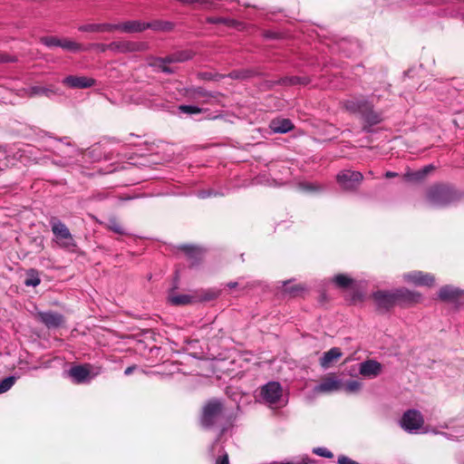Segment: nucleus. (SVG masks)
I'll use <instances>...</instances> for the list:
<instances>
[{
  "instance_id": "obj_1",
  "label": "nucleus",
  "mask_w": 464,
  "mask_h": 464,
  "mask_svg": "<svg viewBox=\"0 0 464 464\" xmlns=\"http://www.w3.org/2000/svg\"><path fill=\"white\" fill-rule=\"evenodd\" d=\"M346 111L360 113L362 119L370 125H375L382 121L381 113L372 110V105L362 97H353L343 102Z\"/></svg>"
},
{
  "instance_id": "obj_2",
  "label": "nucleus",
  "mask_w": 464,
  "mask_h": 464,
  "mask_svg": "<svg viewBox=\"0 0 464 464\" xmlns=\"http://www.w3.org/2000/svg\"><path fill=\"white\" fill-rule=\"evenodd\" d=\"M225 417V409L218 400H211L206 403L202 410L201 425L211 428L219 423Z\"/></svg>"
},
{
  "instance_id": "obj_3",
  "label": "nucleus",
  "mask_w": 464,
  "mask_h": 464,
  "mask_svg": "<svg viewBox=\"0 0 464 464\" xmlns=\"http://www.w3.org/2000/svg\"><path fill=\"white\" fill-rule=\"evenodd\" d=\"M456 198L455 192L444 185L431 187L427 192V200L431 207H445L453 202Z\"/></svg>"
},
{
  "instance_id": "obj_4",
  "label": "nucleus",
  "mask_w": 464,
  "mask_h": 464,
  "mask_svg": "<svg viewBox=\"0 0 464 464\" xmlns=\"http://www.w3.org/2000/svg\"><path fill=\"white\" fill-rule=\"evenodd\" d=\"M50 223L58 246L66 250L73 251L76 244L65 224L56 218L52 219Z\"/></svg>"
},
{
  "instance_id": "obj_5",
  "label": "nucleus",
  "mask_w": 464,
  "mask_h": 464,
  "mask_svg": "<svg viewBox=\"0 0 464 464\" xmlns=\"http://www.w3.org/2000/svg\"><path fill=\"white\" fill-rule=\"evenodd\" d=\"M111 52L114 53H130L145 52L149 44L145 42L114 41L110 43Z\"/></svg>"
},
{
  "instance_id": "obj_6",
  "label": "nucleus",
  "mask_w": 464,
  "mask_h": 464,
  "mask_svg": "<svg viewBox=\"0 0 464 464\" xmlns=\"http://www.w3.org/2000/svg\"><path fill=\"white\" fill-rule=\"evenodd\" d=\"M260 399L270 406L277 403L282 397V387L277 382H270L261 387Z\"/></svg>"
},
{
  "instance_id": "obj_7",
  "label": "nucleus",
  "mask_w": 464,
  "mask_h": 464,
  "mask_svg": "<svg viewBox=\"0 0 464 464\" xmlns=\"http://www.w3.org/2000/svg\"><path fill=\"white\" fill-rule=\"evenodd\" d=\"M363 176L359 171L343 170L336 176L338 184L344 190H353L357 188L362 180Z\"/></svg>"
},
{
  "instance_id": "obj_8",
  "label": "nucleus",
  "mask_w": 464,
  "mask_h": 464,
  "mask_svg": "<svg viewBox=\"0 0 464 464\" xmlns=\"http://www.w3.org/2000/svg\"><path fill=\"white\" fill-rule=\"evenodd\" d=\"M439 298L456 306H460L464 304V290L452 285H444L439 291Z\"/></svg>"
},
{
  "instance_id": "obj_9",
  "label": "nucleus",
  "mask_w": 464,
  "mask_h": 464,
  "mask_svg": "<svg viewBox=\"0 0 464 464\" xmlns=\"http://www.w3.org/2000/svg\"><path fill=\"white\" fill-rule=\"evenodd\" d=\"M401 423L406 431L415 433L422 427L423 418L420 411L410 410L403 414Z\"/></svg>"
},
{
  "instance_id": "obj_10",
  "label": "nucleus",
  "mask_w": 464,
  "mask_h": 464,
  "mask_svg": "<svg viewBox=\"0 0 464 464\" xmlns=\"http://www.w3.org/2000/svg\"><path fill=\"white\" fill-rule=\"evenodd\" d=\"M92 368L90 364L75 365L69 370L68 375L75 383H85L99 373V372L92 373Z\"/></svg>"
},
{
  "instance_id": "obj_11",
  "label": "nucleus",
  "mask_w": 464,
  "mask_h": 464,
  "mask_svg": "<svg viewBox=\"0 0 464 464\" xmlns=\"http://www.w3.org/2000/svg\"><path fill=\"white\" fill-rule=\"evenodd\" d=\"M403 279L414 285L418 286H430L434 284L435 278L429 273L421 271H411L403 275Z\"/></svg>"
},
{
  "instance_id": "obj_12",
  "label": "nucleus",
  "mask_w": 464,
  "mask_h": 464,
  "mask_svg": "<svg viewBox=\"0 0 464 464\" xmlns=\"http://www.w3.org/2000/svg\"><path fill=\"white\" fill-rule=\"evenodd\" d=\"M343 388L342 381L334 374L324 378L322 382L314 388L315 393H331L338 392Z\"/></svg>"
},
{
  "instance_id": "obj_13",
  "label": "nucleus",
  "mask_w": 464,
  "mask_h": 464,
  "mask_svg": "<svg viewBox=\"0 0 464 464\" xmlns=\"http://www.w3.org/2000/svg\"><path fill=\"white\" fill-rule=\"evenodd\" d=\"M372 297L380 309L388 310L397 303L396 292L376 291Z\"/></svg>"
},
{
  "instance_id": "obj_14",
  "label": "nucleus",
  "mask_w": 464,
  "mask_h": 464,
  "mask_svg": "<svg viewBox=\"0 0 464 464\" xmlns=\"http://www.w3.org/2000/svg\"><path fill=\"white\" fill-rule=\"evenodd\" d=\"M62 82L69 88L87 89L95 84V80L87 76L69 75Z\"/></svg>"
},
{
  "instance_id": "obj_15",
  "label": "nucleus",
  "mask_w": 464,
  "mask_h": 464,
  "mask_svg": "<svg viewBox=\"0 0 464 464\" xmlns=\"http://www.w3.org/2000/svg\"><path fill=\"white\" fill-rule=\"evenodd\" d=\"M382 365L375 360H366L360 363L359 372L365 378L373 379L381 374Z\"/></svg>"
},
{
  "instance_id": "obj_16",
  "label": "nucleus",
  "mask_w": 464,
  "mask_h": 464,
  "mask_svg": "<svg viewBox=\"0 0 464 464\" xmlns=\"http://www.w3.org/2000/svg\"><path fill=\"white\" fill-rule=\"evenodd\" d=\"M37 317L48 328H57L64 322L63 316L54 312H38Z\"/></svg>"
},
{
  "instance_id": "obj_17",
  "label": "nucleus",
  "mask_w": 464,
  "mask_h": 464,
  "mask_svg": "<svg viewBox=\"0 0 464 464\" xmlns=\"http://www.w3.org/2000/svg\"><path fill=\"white\" fill-rule=\"evenodd\" d=\"M116 31L125 34L141 33L144 31V22L139 20H129L115 24Z\"/></svg>"
},
{
  "instance_id": "obj_18",
  "label": "nucleus",
  "mask_w": 464,
  "mask_h": 464,
  "mask_svg": "<svg viewBox=\"0 0 464 464\" xmlns=\"http://www.w3.org/2000/svg\"><path fill=\"white\" fill-rule=\"evenodd\" d=\"M397 303H404V304H416L419 303L421 299L420 294L410 291L406 288H400L395 290Z\"/></svg>"
},
{
  "instance_id": "obj_19",
  "label": "nucleus",
  "mask_w": 464,
  "mask_h": 464,
  "mask_svg": "<svg viewBox=\"0 0 464 464\" xmlns=\"http://www.w3.org/2000/svg\"><path fill=\"white\" fill-rule=\"evenodd\" d=\"M80 32L87 33H104L116 31L115 24L103 23V24H82L78 27Z\"/></svg>"
},
{
  "instance_id": "obj_20",
  "label": "nucleus",
  "mask_w": 464,
  "mask_h": 464,
  "mask_svg": "<svg viewBox=\"0 0 464 464\" xmlns=\"http://www.w3.org/2000/svg\"><path fill=\"white\" fill-rule=\"evenodd\" d=\"M343 355L340 348L333 347L329 351L324 353L320 359V365L324 369H328L334 362L339 360Z\"/></svg>"
},
{
  "instance_id": "obj_21",
  "label": "nucleus",
  "mask_w": 464,
  "mask_h": 464,
  "mask_svg": "<svg viewBox=\"0 0 464 464\" xmlns=\"http://www.w3.org/2000/svg\"><path fill=\"white\" fill-rule=\"evenodd\" d=\"M293 124L288 119L274 120L270 123V129L275 133H285L293 129Z\"/></svg>"
},
{
  "instance_id": "obj_22",
  "label": "nucleus",
  "mask_w": 464,
  "mask_h": 464,
  "mask_svg": "<svg viewBox=\"0 0 464 464\" xmlns=\"http://www.w3.org/2000/svg\"><path fill=\"white\" fill-rule=\"evenodd\" d=\"M194 53L193 52L189 50H184L173 53L167 56L168 63H183L188 60H190L193 57Z\"/></svg>"
},
{
  "instance_id": "obj_23",
  "label": "nucleus",
  "mask_w": 464,
  "mask_h": 464,
  "mask_svg": "<svg viewBox=\"0 0 464 464\" xmlns=\"http://www.w3.org/2000/svg\"><path fill=\"white\" fill-rule=\"evenodd\" d=\"M168 63H169L167 61V56L164 58L151 57V58H150V61H149V64L150 66L155 67L158 70H160L161 72H166V73H173L174 71L167 65Z\"/></svg>"
},
{
  "instance_id": "obj_24",
  "label": "nucleus",
  "mask_w": 464,
  "mask_h": 464,
  "mask_svg": "<svg viewBox=\"0 0 464 464\" xmlns=\"http://www.w3.org/2000/svg\"><path fill=\"white\" fill-rule=\"evenodd\" d=\"M60 47L72 53H79L86 50L82 44L68 38H63L61 40Z\"/></svg>"
},
{
  "instance_id": "obj_25",
  "label": "nucleus",
  "mask_w": 464,
  "mask_h": 464,
  "mask_svg": "<svg viewBox=\"0 0 464 464\" xmlns=\"http://www.w3.org/2000/svg\"><path fill=\"white\" fill-rule=\"evenodd\" d=\"M433 167L431 165L424 167L422 169L415 171V172H407L404 175V179L408 181H418L422 179L431 169Z\"/></svg>"
},
{
  "instance_id": "obj_26",
  "label": "nucleus",
  "mask_w": 464,
  "mask_h": 464,
  "mask_svg": "<svg viewBox=\"0 0 464 464\" xmlns=\"http://www.w3.org/2000/svg\"><path fill=\"white\" fill-rule=\"evenodd\" d=\"M169 302L174 305H185L191 303L193 297L188 295L169 294Z\"/></svg>"
},
{
  "instance_id": "obj_27",
  "label": "nucleus",
  "mask_w": 464,
  "mask_h": 464,
  "mask_svg": "<svg viewBox=\"0 0 464 464\" xmlns=\"http://www.w3.org/2000/svg\"><path fill=\"white\" fill-rule=\"evenodd\" d=\"M55 93L54 90L51 87H43V86H32L29 89V94L33 95H44L46 97H50Z\"/></svg>"
},
{
  "instance_id": "obj_28",
  "label": "nucleus",
  "mask_w": 464,
  "mask_h": 464,
  "mask_svg": "<svg viewBox=\"0 0 464 464\" xmlns=\"http://www.w3.org/2000/svg\"><path fill=\"white\" fill-rule=\"evenodd\" d=\"M280 82L282 84H288V85H296V84L305 85V84L309 83V80L307 77L290 76V77H285V78L281 79Z\"/></svg>"
},
{
  "instance_id": "obj_29",
  "label": "nucleus",
  "mask_w": 464,
  "mask_h": 464,
  "mask_svg": "<svg viewBox=\"0 0 464 464\" xmlns=\"http://www.w3.org/2000/svg\"><path fill=\"white\" fill-rule=\"evenodd\" d=\"M27 277L24 281V285L27 286H37L41 283V279L38 276V273L34 269H30L27 272Z\"/></svg>"
},
{
  "instance_id": "obj_30",
  "label": "nucleus",
  "mask_w": 464,
  "mask_h": 464,
  "mask_svg": "<svg viewBox=\"0 0 464 464\" xmlns=\"http://www.w3.org/2000/svg\"><path fill=\"white\" fill-rule=\"evenodd\" d=\"M299 188L304 191L310 193H317L324 189V188L322 185L313 182H302L299 184Z\"/></svg>"
},
{
  "instance_id": "obj_31",
  "label": "nucleus",
  "mask_w": 464,
  "mask_h": 464,
  "mask_svg": "<svg viewBox=\"0 0 464 464\" xmlns=\"http://www.w3.org/2000/svg\"><path fill=\"white\" fill-rule=\"evenodd\" d=\"M362 383L359 381L351 380L343 384V388L348 393H356L362 389Z\"/></svg>"
},
{
  "instance_id": "obj_32",
  "label": "nucleus",
  "mask_w": 464,
  "mask_h": 464,
  "mask_svg": "<svg viewBox=\"0 0 464 464\" xmlns=\"http://www.w3.org/2000/svg\"><path fill=\"white\" fill-rule=\"evenodd\" d=\"M15 376H8L0 382V394L9 391L15 383Z\"/></svg>"
},
{
  "instance_id": "obj_33",
  "label": "nucleus",
  "mask_w": 464,
  "mask_h": 464,
  "mask_svg": "<svg viewBox=\"0 0 464 464\" xmlns=\"http://www.w3.org/2000/svg\"><path fill=\"white\" fill-rule=\"evenodd\" d=\"M435 2L434 0H389L391 5L404 6L407 5H419L422 3Z\"/></svg>"
},
{
  "instance_id": "obj_34",
  "label": "nucleus",
  "mask_w": 464,
  "mask_h": 464,
  "mask_svg": "<svg viewBox=\"0 0 464 464\" xmlns=\"http://www.w3.org/2000/svg\"><path fill=\"white\" fill-rule=\"evenodd\" d=\"M61 40L56 36H43L40 38V42L49 48L60 47Z\"/></svg>"
},
{
  "instance_id": "obj_35",
  "label": "nucleus",
  "mask_w": 464,
  "mask_h": 464,
  "mask_svg": "<svg viewBox=\"0 0 464 464\" xmlns=\"http://www.w3.org/2000/svg\"><path fill=\"white\" fill-rule=\"evenodd\" d=\"M334 282L335 283L336 285L343 288H346L353 283V280L352 278L348 277L345 275H337L334 278Z\"/></svg>"
},
{
  "instance_id": "obj_36",
  "label": "nucleus",
  "mask_w": 464,
  "mask_h": 464,
  "mask_svg": "<svg viewBox=\"0 0 464 464\" xmlns=\"http://www.w3.org/2000/svg\"><path fill=\"white\" fill-rule=\"evenodd\" d=\"M179 111L186 114H198L202 111V109L195 105H179Z\"/></svg>"
},
{
  "instance_id": "obj_37",
  "label": "nucleus",
  "mask_w": 464,
  "mask_h": 464,
  "mask_svg": "<svg viewBox=\"0 0 464 464\" xmlns=\"http://www.w3.org/2000/svg\"><path fill=\"white\" fill-rule=\"evenodd\" d=\"M108 228L111 229V231L117 233V234H120V235L124 234L123 227H121V225L115 218L109 219V221H108Z\"/></svg>"
},
{
  "instance_id": "obj_38",
  "label": "nucleus",
  "mask_w": 464,
  "mask_h": 464,
  "mask_svg": "<svg viewBox=\"0 0 464 464\" xmlns=\"http://www.w3.org/2000/svg\"><path fill=\"white\" fill-rule=\"evenodd\" d=\"M208 23L209 24H225L229 26H232L235 24V21L228 18L224 17H208L207 18Z\"/></svg>"
},
{
  "instance_id": "obj_39",
  "label": "nucleus",
  "mask_w": 464,
  "mask_h": 464,
  "mask_svg": "<svg viewBox=\"0 0 464 464\" xmlns=\"http://www.w3.org/2000/svg\"><path fill=\"white\" fill-rule=\"evenodd\" d=\"M166 28H167L166 24H164L160 21H154L152 23H145L144 22V31L147 29H152V30L158 31V30H164Z\"/></svg>"
},
{
  "instance_id": "obj_40",
  "label": "nucleus",
  "mask_w": 464,
  "mask_h": 464,
  "mask_svg": "<svg viewBox=\"0 0 464 464\" xmlns=\"http://www.w3.org/2000/svg\"><path fill=\"white\" fill-rule=\"evenodd\" d=\"M86 50L94 49L100 53H105L111 51L110 44H92L89 47H85Z\"/></svg>"
},
{
  "instance_id": "obj_41",
  "label": "nucleus",
  "mask_w": 464,
  "mask_h": 464,
  "mask_svg": "<svg viewBox=\"0 0 464 464\" xmlns=\"http://www.w3.org/2000/svg\"><path fill=\"white\" fill-rule=\"evenodd\" d=\"M302 288L299 285H292L291 282H285L284 283V291L296 295Z\"/></svg>"
},
{
  "instance_id": "obj_42",
  "label": "nucleus",
  "mask_w": 464,
  "mask_h": 464,
  "mask_svg": "<svg viewBox=\"0 0 464 464\" xmlns=\"http://www.w3.org/2000/svg\"><path fill=\"white\" fill-rule=\"evenodd\" d=\"M313 452L318 456H321V457H324V458H332L333 457V453L331 451H329L327 449L325 448H321V447H318V448H314L313 450Z\"/></svg>"
},
{
  "instance_id": "obj_43",
  "label": "nucleus",
  "mask_w": 464,
  "mask_h": 464,
  "mask_svg": "<svg viewBox=\"0 0 464 464\" xmlns=\"http://www.w3.org/2000/svg\"><path fill=\"white\" fill-rule=\"evenodd\" d=\"M195 95L198 96V97H204V98H208V97H211L213 98L214 95L211 94V93H208L206 90H204L203 88H198L195 90L194 92Z\"/></svg>"
},
{
  "instance_id": "obj_44",
  "label": "nucleus",
  "mask_w": 464,
  "mask_h": 464,
  "mask_svg": "<svg viewBox=\"0 0 464 464\" xmlns=\"http://www.w3.org/2000/svg\"><path fill=\"white\" fill-rule=\"evenodd\" d=\"M217 195H218V194L217 192H215L214 190H211V189L201 190L198 194V198H208V197H211V196H217Z\"/></svg>"
},
{
  "instance_id": "obj_45",
  "label": "nucleus",
  "mask_w": 464,
  "mask_h": 464,
  "mask_svg": "<svg viewBox=\"0 0 464 464\" xmlns=\"http://www.w3.org/2000/svg\"><path fill=\"white\" fill-rule=\"evenodd\" d=\"M338 464H359L358 462L351 459L346 456H340L338 458Z\"/></svg>"
},
{
  "instance_id": "obj_46",
  "label": "nucleus",
  "mask_w": 464,
  "mask_h": 464,
  "mask_svg": "<svg viewBox=\"0 0 464 464\" xmlns=\"http://www.w3.org/2000/svg\"><path fill=\"white\" fill-rule=\"evenodd\" d=\"M216 464H229L227 453L223 452V454L217 459Z\"/></svg>"
},
{
  "instance_id": "obj_47",
  "label": "nucleus",
  "mask_w": 464,
  "mask_h": 464,
  "mask_svg": "<svg viewBox=\"0 0 464 464\" xmlns=\"http://www.w3.org/2000/svg\"><path fill=\"white\" fill-rule=\"evenodd\" d=\"M226 430H227V428H226V427H223V428H222V430H221V432H220V434H219V436H218V439L216 440V441L211 445L210 450H211L212 452H214V451H215V447H216V445L219 442V440H220V438H221L222 434H223Z\"/></svg>"
},
{
  "instance_id": "obj_48",
  "label": "nucleus",
  "mask_w": 464,
  "mask_h": 464,
  "mask_svg": "<svg viewBox=\"0 0 464 464\" xmlns=\"http://www.w3.org/2000/svg\"><path fill=\"white\" fill-rule=\"evenodd\" d=\"M218 295V293L211 292V293L208 294V295L205 296V299H206V300H211V299L216 298Z\"/></svg>"
},
{
  "instance_id": "obj_49",
  "label": "nucleus",
  "mask_w": 464,
  "mask_h": 464,
  "mask_svg": "<svg viewBox=\"0 0 464 464\" xmlns=\"http://www.w3.org/2000/svg\"><path fill=\"white\" fill-rule=\"evenodd\" d=\"M134 370H135V366L134 365L133 366H129V367H127L125 369L124 374L125 375H130V374H131L133 372Z\"/></svg>"
},
{
  "instance_id": "obj_50",
  "label": "nucleus",
  "mask_w": 464,
  "mask_h": 464,
  "mask_svg": "<svg viewBox=\"0 0 464 464\" xmlns=\"http://www.w3.org/2000/svg\"><path fill=\"white\" fill-rule=\"evenodd\" d=\"M397 176H398V173L393 172V171H387V172L385 173V177H386L387 179L394 178V177H397Z\"/></svg>"
},
{
  "instance_id": "obj_51",
  "label": "nucleus",
  "mask_w": 464,
  "mask_h": 464,
  "mask_svg": "<svg viewBox=\"0 0 464 464\" xmlns=\"http://www.w3.org/2000/svg\"><path fill=\"white\" fill-rule=\"evenodd\" d=\"M238 285L237 282H230L227 284V286L230 289H234Z\"/></svg>"
},
{
  "instance_id": "obj_52",
  "label": "nucleus",
  "mask_w": 464,
  "mask_h": 464,
  "mask_svg": "<svg viewBox=\"0 0 464 464\" xmlns=\"http://www.w3.org/2000/svg\"><path fill=\"white\" fill-rule=\"evenodd\" d=\"M184 249L189 255L192 254V252L195 250V248L193 246H184Z\"/></svg>"
},
{
  "instance_id": "obj_53",
  "label": "nucleus",
  "mask_w": 464,
  "mask_h": 464,
  "mask_svg": "<svg viewBox=\"0 0 464 464\" xmlns=\"http://www.w3.org/2000/svg\"><path fill=\"white\" fill-rule=\"evenodd\" d=\"M8 61H9V60H8V58H7V56H6V55H5V54H1V53H0V63H5V62H8Z\"/></svg>"
},
{
  "instance_id": "obj_54",
  "label": "nucleus",
  "mask_w": 464,
  "mask_h": 464,
  "mask_svg": "<svg viewBox=\"0 0 464 464\" xmlns=\"http://www.w3.org/2000/svg\"><path fill=\"white\" fill-rule=\"evenodd\" d=\"M231 76H232L233 78H237V77H238V75H237V74H236V73H232V74H231Z\"/></svg>"
},
{
  "instance_id": "obj_55",
  "label": "nucleus",
  "mask_w": 464,
  "mask_h": 464,
  "mask_svg": "<svg viewBox=\"0 0 464 464\" xmlns=\"http://www.w3.org/2000/svg\"><path fill=\"white\" fill-rule=\"evenodd\" d=\"M462 17H464V12L461 13Z\"/></svg>"
}]
</instances>
